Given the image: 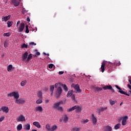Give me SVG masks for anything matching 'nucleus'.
<instances>
[{"mask_svg":"<svg viewBox=\"0 0 131 131\" xmlns=\"http://www.w3.org/2000/svg\"><path fill=\"white\" fill-rule=\"evenodd\" d=\"M8 97H14V99H15V103L16 104H24L25 103V100L19 98V93L18 92H13L10 93V94H8Z\"/></svg>","mask_w":131,"mask_h":131,"instance_id":"obj_1","label":"nucleus"},{"mask_svg":"<svg viewBox=\"0 0 131 131\" xmlns=\"http://www.w3.org/2000/svg\"><path fill=\"white\" fill-rule=\"evenodd\" d=\"M101 64L100 69H101L102 73L105 71V69H107L108 71H112V66L113 65V63L109 62L108 61H103Z\"/></svg>","mask_w":131,"mask_h":131,"instance_id":"obj_2","label":"nucleus"},{"mask_svg":"<svg viewBox=\"0 0 131 131\" xmlns=\"http://www.w3.org/2000/svg\"><path fill=\"white\" fill-rule=\"evenodd\" d=\"M65 101L61 100L57 103H55L52 105V107L53 109H56V110H58V111H60V112H62L63 111V107L61 106H60V105H63L64 104Z\"/></svg>","mask_w":131,"mask_h":131,"instance_id":"obj_3","label":"nucleus"},{"mask_svg":"<svg viewBox=\"0 0 131 131\" xmlns=\"http://www.w3.org/2000/svg\"><path fill=\"white\" fill-rule=\"evenodd\" d=\"M21 59L24 62H29V61L32 59V54H30L28 55V52H26L22 55Z\"/></svg>","mask_w":131,"mask_h":131,"instance_id":"obj_4","label":"nucleus"},{"mask_svg":"<svg viewBox=\"0 0 131 131\" xmlns=\"http://www.w3.org/2000/svg\"><path fill=\"white\" fill-rule=\"evenodd\" d=\"M115 88H116V89H118V90H119V93H120V94H121L122 95H125L126 96H128V97H129V96H131V90L128 91V94H127L126 93V92L123 91L122 89L120 88V87H119V86L116 85Z\"/></svg>","mask_w":131,"mask_h":131,"instance_id":"obj_5","label":"nucleus"},{"mask_svg":"<svg viewBox=\"0 0 131 131\" xmlns=\"http://www.w3.org/2000/svg\"><path fill=\"white\" fill-rule=\"evenodd\" d=\"M62 92V88L58 87L56 90L55 94L56 97H57V98H60V96H61Z\"/></svg>","mask_w":131,"mask_h":131,"instance_id":"obj_6","label":"nucleus"},{"mask_svg":"<svg viewBox=\"0 0 131 131\" xmlns=\"http://www.w3.org/2000/svg\"><path fill=\"white\" fill-rule=\"evenodd\" d=\"M74 91L73 90L69 91L67 94V97L68 98H70L72 96L73 100H75V96L73 95Z\"/></svg>","mask_w":131,"mask_h":131,"instance_id":"obj_7","label":"nucleus"},{"mask_svg":"<svg viewBox=\"0 0 131 131\" xmlns=\"http://www.w3.org/2000/svg\"><path fill=\"white\" fill-rule=\"evenodd\" d=\"M16 121L18 122H20L21 121H26V120L25 119V117L23 115H20L18 117H17L16 119Z\"/></svg>","mask_w":131,"mask_h":131,"instance_id":"obj_8","label":"nucleus"},{"mask_svg":"<svg viewBox=\"0 0 131 131\" xmlns=\"http://www.w3.org/2000/svg\"><path fill=\"white\" fill-rule=\"evenodd\" d=\"M128 118V117L126 116L120 118V120H121V119H122V125H126V121L127 120Z\"/></svg>","mask_w":131,"mask_h":131,"instance_id":"obj_9","label":"nucleus"},{"mask_svg":"<svg viewBox=\"0 0 131 131\" xmlns=\"http://www.w3.org/2000/svg\"><path fill=\"white\" fill-rule=\"evenodd\" d=\"M20 2L21 0H11V2L12 3L14 7H18V6L20 5Z\"/></svg>","mask_w":131,"mask_h":131,"instance_id":"obj_10","label":"nucleus"},{"mask_svg":"<svg viewBox=\"0 0 131 131\" xmlns=\"http://www.w3.org/2000/svg\"><path fill=\"white\" fill-rule=\"evenodd\" d=\"M24 28H25V24L24 23H21L18 28L19 32H22L24 30Z\"/></svg>","mask_w":131,"mask_h":131,"instance_id":"obj_11","label":"nucleus"},{"mask_svg":"<svg viewBox=\"0 0 131 131\" xmlns=\"http://www.w3.org/2000/svg\"><path fill=\"white\" fill-rule=\"evenodd\" d=\"M73 88L75 90L76 93H81V90H80V88H79V85L78 84L75 85L73 86Z\"/></svg>","mask_w":131,"mask_h":131,"instance_id":"obj_12","label":"nucleus"},{"mask_svg":"<svg viewBox=\"0 0 131 131\" xmlns=\"http://www.w3.org/2000/svg\"><path fill=\"white\" fill-rule=\"evenodd\" d=\"M92 122L93 124H96L97 123V118L95 117V115L94 114L92 115L91 118Z\"/></svg>","mask_w":131,"mask_h":131,"instance_id":"obj_13","label":"nucleus"},{"mask_svg":"<svg viewBox=\"0 0 131 131\" xmlns=\"http://www.w3.org/2000/svg\"><path fill=\"white\" fill-rule=\"evenodd\" d=\"M2 110L4 113H9V107L7 106H3L2 107Z\"/></svg>","mask_w":131,"mask_h":131,"instance_id":"obj_14","label":"nucleus"},{"mask_svg":"<svg viewBox=\"0 0 131 131\" xmlns=\"http://www.w3.org/2000/svg\"><path fill=\"white\" fill-rule=\"evenodd\" d=\"M10 18H11V15L6 16L3 17L2 18V21H8V20H10Z\"/></svg>","mask_w":131,"mask_h":131,"instance_id":"obj_15","label":"nucleus"},{"mask_svg":"<svg viewBox=\"0 0 131 131\" xmlns=\"http://www.w3.org/2000/svg\"><path fill=\"white\" fill-rule=\"evenodd\" d=\"M33 125H35L37 128H40L41 127V126L40 125V124L38 122H34L33 123Z\"/></svg>","mask_w":131,"mask_h":131,"instance_id":"obj_16","label":"nucleus"},{"mask_svg":"<svg viewBox=\"0 0 131 131\" xmlns=\"http://www.w3.org/2000/svg\"><path fill=\"white\" fill-rule=\"evenodd\" d=\"M102 89H103V90H112V86H111V85L104 86H103Z\"/></svg>","mask_w":131,"mask_h":131,"instance_id":"obj_17","label":"nucleus"},{"mask_svg":"<svg viewBox=\"0 0 131 131\" xmlns=\"http://www.w3.org/2000/svg\"><path fill=\"white\" fill-rule=\"evenodd\" d=\"M54 90H55V86H54V85L50 86V91L51 93V96H52L53 94H54Z\"/></svg>","mask_w":131,"mask_h":131,"instance_id":"obj_18","label":"nucleus"},{"mask_svg":"<svg viewBox=\"0 0 131 131\" xmlns=\"http://www.w3.org/2000/svg\"><path fill=\"white\" fill-rule=\"evenodd\" d=\"M37 96L39 99H42V92L39 91L37 94Z\"/></svg>","mask_w":131,"mask_h":131,"instance_id":"obj_19","label":"nucleus"},{"mask_svg":"<svg viewBox=\"0 0 131 131\" xmlns=\"http://www.w3.org/2000/svg\"><path fill=\"white\" fill-rule=\"evenodd\" d=\"M107 107L99 108L98 109V113H99V114H100V113H101V111L102 112H103V111H105V110H107Z\"/></svg>","mask_w":131,"mask_h":131,"instance_id":"obj_20","label":"nucleus"},{"mask_svg":"<svg viewBox=\"0 0 131 131\" xmlns=\"http://www.w3.org/2000/svg\"><path fill=\"white\" fill-rule=\"evenodd\" d=\"M77 106H76V105H75L74 106L71 107L70 109L67 110V112H71L72 111H74V110H75V109H76Z\"/></svg>","mask_w":131,"mask_h":131,"instance_id":"obj_21","label":"nucleus"},{"mask_svg":"<svg viewBox=\"0 0 131 131\" xmlns=\"http://www.w3.org/2000/svg\"><path fill=\"white\" fill-rule=\"evenodd\" d=\"M76 107H77V108H76V113H79V112H81V110H82L81 107L78 106L77 105H76Z\"/></svg>","mask_w":131,"mask_h":131,"instance_id":"obj_22","label":"nucleus"},{"mask_svg":"<svg viewBox=\"0 0 131 131\" xmlns=\"http://www.w3.org/2000/svg\"><path fill=\"white\" fill-rule=\"evenodd\" d=\"M34 52L36 53L33 55V57H38V56L40 55V53H39V52H38L37 49L35 50Z\"/></svg>","mask_w":131,"mask_h":131,"instance_id":"obj_23","label":"nucleus"},{"mask_svg":"<svg viewBox=\"0 0 131 131\" xmlns=\"http://www.w3.org/2000/svg\"><path fill=\"white\" fill-rule=\"evenodd\" d=\"M35 111H39V112H42V107L41 106H37L36 107Z\"/></svg>","mask_w":131,"mask_h":131,"instance_id":"obj_24","label":"nucleus"},{"mask_svg":"<svg viewBox=\"0 0 131 131\" xmlns=\"http://www.w3.org/2000/svg\"><path fill=\"white\" fill-rule=\"evenodd\" d=\"M105 131H112V127L110 126H106L105 127Z\"/></svg>","mask_w":131,"mask_h":131,"instance_id":"obj_25","label":"nucleus"},{"mask_svg":"<svg viewBox=\"0 0 131 131\" xmlns=\"http://www.w3.org/2000/svg\"><path fill=\"white\" fill-rule=\"evenodd\" d=\"M62 86L65 92H68V87H67V85H66V84H63L62 85Z\"/></svg>","mask_w":131,"mask_h":131,"instance_id":"obj_26","label":"nucleus"},{"mask_svg":"<svg viewBox=\"0 0 131 131\" xmlns=\"http://www.w3.org/2000/svg\"><path fill=\"white\" fill-rule=\"evenodd\" d=\"M24 129H28V130H29V129H30V124H27L26 125H25L24 126Z\"/></svg>","mask_w":131,"mask_h":131,"instance_id":"obj_27","label":"nucleus"},{"mask_svg":"<svg viewBox=\"0 0 131 131\" xmlns=\"http://www.w3.org/2000/svg\"><path fill=\"white\" fill-rule=\"evenodd\" d=\"M36 104H41L42 103V98H39L36 101Z\"/></svg>","mask_w":131,"mask_h":131,"instance_id":"obj_28","label":"nucleus"},{"mask_svg":"<svg viewBox=\"0 0 131 131\" xmlns=\"http://www.w3.org/2000/svg\"><path fill=\"white\" fill-rule=\"evenodd\" d=\"M13 69V66L12 64H10L7 67V71H11Z\"/></svg>","mask_w":131,"mask_h":131,"instance_id":"obj_29","label":"nucleus"},{"mask_svg":"<svg viewBox=\"0 0 131 131\" xmlns=\"http://www.w3.org/2000/svg\"><path fill=\"white\" fill-rule=\"evenodd\" d=\"M121 124L120 123H118L115 126V129H118L120 128Z\"/></svg>","mask_w":131,"mask_h":131,"instance_id":"obj_30","label":"nucleus"},{"mask_svg":"<svg viewBox=\"0 0 131 131\" xmlns=\"http://www.w3.org/2000/svg\"><path fill=\"white\" fill-rule=\"evenodd\" d=\"M46 128H47V130L48 131H51V126L49 124H47L46 126Z\"/></svg>","mask_w":131,"mask_h":131,"instance_id":"obj_31","label":"nucleus"},{"mask_svg":"<svg viewBox=\"0 0 131 131\" xmlns=\"http://www.w3.org/2000/svg\"><path fill=\"white\" fill-rule=\"evenodd\" d=\"M7 26H8V27H11V26H12V25H13V21H8V22H7Z\"/></svg>","mask_w":131,"mask_h":131,"instance_id":"obj_32","label":"nucleus"},{"mask_svg":"<svg viewBox=\"0 0 131 131\" xmlns=\"http://www.w3.org/2000/svg\"><path fill=\"white\" fill-rule=\"evenodd\" d=\"M17 130H21V129H22V124H19L17 126Z\"/></svg>","mask_w":131,"mask_h":131,"instance_id":"obj_33","label":"nucleus"},{"mask_svg":"<svg viewBox=\"0 0 131 131\" xmlns=\"http://www.w3.org/2000/svg\"><path fill=\"white\" fill-rule=\"evenodd\" d=\"M57 126L56 125H54L51 128V131H55V130H56V129H57Z\"/></svg>","mask_w":131,"mask_h":131,"instance_id":"obj_34","label":"nucleus"},{"mask_svg":"<svg viewBox=\"0 0 131 131\" xmlns=\"http://www.w3.org/2000/svg\"><path fill=\"white\" fill-rule=\"evenodd\" d=\"M102 90H103V88H101L99 87H97L95 88V91H96L97 92H101Z\"/></svg>","mask_w":131,"mask_h":131,"instance_id":"obj_35","label":"nucleus"},{"mask_svg":"<svg viewBox=\"0 0 131 131\" xmlns=\"http://www.w3.org/2000/svg\"><path fill=\"white\" fill-rule=\"evenodd\" d=\"M28 48V45H26V44H25V43L23 44V45L21 46V48H22V49H24V48L27 49Z\"/></svg>","mask_w":131,"mask_h":131,"instance_id":"obj_36","label":"nucleus"},{"mask_svg":"<svg viewBox=\"0 0 131 131\" xmlns=\"http://www.w3.org/2000/svg\"><path fill=\"white\" fill-rule=\"evenodd\" d=\"M26 85V81H22L20 83V85L24 86Z\"/></svg>","mask_w":131,"mask_h":131,"instance_id":"obj_37","label":"nucleus"},{"mask_svg":"<svg viewBox=\"0 0 131 131\" xmlns=\"http://www.w3.org/2000/svg\"><path fill=\"white\" fill-rule=\"evenodd\" d=\"M73 131H80V128H77L76 127H75L73 128Z\"/></svg>","mask_w":131,"mask_h":131,"instance_id":"obj_38","label":"nucleus"},{"mask_svg":"<svg viewBox=\"0 0 131 131\" xmlns=\"http://www.w3.org/2000/svg\"><path fill=\"white\" fill-rule=\"evenodd\" d=\"M26 33H29V29H28V25L26 26Z\"/></svg>","mask_w":131,"mask_h":131,"instance_id":"obj_39","label":"nucleus"},{"mask_svg":"<svg viewBox=\"0 0 131 131\" xmlns=\"http://www.w3.org/2000/svg\"><path fill=\"white\" fill-rule=\"evenodd\" d=\"M116 102V101H114L112 100H110V103L111 105H112V106L114 105V104H115Z\"/></svg>","mask_w":131,"mask_h":131,"instance_id":"obj_40","label":"nucleus"},{"mask_svg":"<svg viewBox=\"0 0 131 131\" xmlns=\"http://www.w3.org/2000/svg\"><path fill=\"white\" fill-rule=\"evenodd\" d=\"M63 121H64V122H67V121H68V117L67 115L64 116Z\"/></svg>","mask_w":131,"mask_h":131,"instance_id":"obj_41","label":"nucleus"},{"mask_svg":"<svg viewBox=\"0 0 131 131\" xmlns=\"http://www.w3.org/2000/svg\"><path fill=\"white\" fill-rule=\"evenodd\" d=\"M121 63H120V61H119V62H114V65H115V66H119L120 65H121Z\"/></svg>","mask_w":131,"mask_h":131,"instance_id":"obj_42","label":"nucleus"},{"mask_svg":"<svg viewBox=\"0 0 131 131\" xmlns=\"http://www.w3.org/2000/svg\"><path fill=\"white\" fill-rule=\"evenodd\" d=\"M4 46L5 47V48H8V46H9V44L8 43V42L7 41H5L4 42Z\"/></svg>","mask_w":131,"mask_h":131,"instance_id":"obj_43","label":"nucleus"},{"mask_svg":"<svg viewBox=\"0 0 131 131\" xmlns=\"http://www.w3.org/2000/svg\"><path fill=\"white\" fill-rule=\"evenodd\" d=\"M88 122H89L88 119L84 120H83V121H82V123H83L84 124H85V123H88Z\"/></svg>","mask_w":131,"mask_h":131,"instance_id":"obj_44","label":"nucleus"},{"mask_svg":"<svg viewBox=\"0 0 131 131\" xmlns=\"http://www.w3.org/2000/svg\"><path fill=\"white\" fill-rule=\"evenodd\" d=\"M4 36H10L11 35V33H6L4 34Z\"/></svg>","mask_w":131,"mask_h":131,"instance_id":"obj_45","label":"nucleus"},{"mask_svg":"<svg viewBox=\"0 0 131 131\" xmlns=\"http://www.w3.org/2000/svg\"><path fill=\"white\" fill-rule=\"evenodd\" d=\"M30 46H36V43H34V42H31L30 43H29Z\"/></svg>","mask_w":131,"mask_h":131,"instance_id":"obj_46","label":"nucleus"},{"mask_svg":"<svg viewBox=\"0 0 131 131\" xmlns=\"http://www.w3.org/2000/svg\"><path fill=\"white\" fill-rule=\"evenodd\" d=\"M25 13H27V11L26 10V9H25V8H23V13L25 14Z\"/></svg>","mask_w":131,"mask_h":131,"instance_id":"obj_47","label":"nucleus"},{"mask_svg":"<svg viewBox=\"0 0 131 131\" xmlns=\"http://www.w3.org/2000/svg\"><path fill=\"white\" fill-rule=\"evenodd\" d=\"M54 66V64H50L49 65V68H50V69H52L53 68V67Z\"/></svg>","mask_w":131,"mask_h":131,"instance_id":"obj_48","label":"nucleus"},{"mask_svg":"<svg viewBox=\"0 0 131 131\" xmlns=\"http://www.w3.org/2000/svg\"><path fill=\"white\" fill-rule=\"evenodd\" d=\"M58 74H59V75H62V74H64V72L60 71L59 72Z\"/></svg>","mask_w":131,"mask_h":131,"instance_id":"obj_49","label":"nucleus"},{"mask_svg":"<svg viewBox=\"0 0 131 131\" xmlns=\"http://www.w3.org/2000/svg\"><path fill=\"white\" fill-rule=\"evenodd\" d=\"M4 119H5V117L4 116L1 118H0V122H2V121H3V120H4Z\"/></svg>","mask_w":131,"mask_h":131,"instance_id":"obj_50","label":"nucleus"},{"mask_svg":"<svg viewBox=\"0 0 131 131\" xmlns=\"http://www.w3.org/2000/svg\"><path fill=\"white\" fill-rule=\"evenodd\" d=\"M27 21H28V22H30V18H29V17H27Z\"/></svg>","mask_w":131,"mask_h":131,"instance_id":"obj_51","label":"nucleus"},{"mask_svg":"<svg viewBox=\"0 0 131 131\" xmlns=\"http://www.w3.org/2000/svg\"><path fill=\"white\" fill-rule=\"evenodd\" d=\"M20 20L18 21L17 23V24H16V26L18 27V25H19V24H20Z\"/></svg>","mask_w":131,"mask_h":131,"instance_id":"obj_52","label":"nucleus"},{"mask_svg":"<svg viewBox=\"0 0 131 131\" xmlns=\"http://www.w3.org/2000/svg\"><path fill=\"white\" fill-rule=\"evenodd\" d=\"M127 86L130 90V91H131V85L130 84H128Z\"/></svg>","mask_w":131,"mask_h":131,"instance_id":"obj_53","label":"nucleus"},{"mask_svg":"<svg viewBox=\"0 0 131 131\" xmlns=\"http://www.w3.org/2000/svg\"><path fill=\"white\" fill-rule=\"evenodd\" d=\"M111 91H112V93H115V91H114V89L112 87V89H111Z\"/></svg>","mask_w":131,"mask_h":131,"instance_id":"obj_54","label":"nucleus"},{"mask_svg":"<svg viewBox=\"0 0 131 131\" xmlns=\"http://www.w3.org/2000/svg\"><path fill=\"white\" fill-rule=\"evenodd\" d=\"M58 85H59V84L58 83H55V87L56 88H57V86H58Z\"/></svg>","mask_w":131,"mask_h":131,"instance_id":"obj_55","label":"nucleus"},{"mask_svg":"<svg viewBox=\"0 0 131 131\" xmlns=\"http://www.w3.org/2000/svg\"><path fill=\"white\" fill-rule=\"evenodd\" d=\"M45 56H50V54L44 53Z\"/></svg>","mask_w":131,"mask_h":131,"instance_id":"obj_56","label":"nucleus"},{"mask_svg":"<svg viewBox=\"0 0 131 131\" xmlns=\"http://www.w3.org/2000/svg\"><path fill=\"white\" fill-rule=\"evenodd\" d=\"M128 81H129V82L130 83V84H131V80H130V79H129V80H128Z\"/></svg>","mask_w":131,"mask_h":131,"instance_id":"obj_57","label":"nucleus"},{"mask_svg":"<svg viewBox=\"0 0 131 131\" xmlns=\"http://www.w3.org/2000/svg\"><path fill=\"white\" fill-rule=\"evenodd\" d=\"M46 103H49V100H46Z\"/></svg>","mask_w":131,"mask_h":131,"instance_id":"obj_58","label":"nucleus"},{"mask_svg":"<svg viewBox=\"0 0 131 131\" xmlns=\"http://www.w3.org/2000/svg\"><path fill=\"white\" fill-rule=\"evenodd\" d=\"M31 131H37L36 129H32Z\"/></svg>","mask_w":131,"mask_h":131,"instance_id":"obj_59","label":"nucleus"},{"mask_svg":"<svg viewBox=\"0 0 131 131\" xmlns=\"http://www.w3.org/2000/svg\"><path fill=\"white\" fill-rule=\"evenodd\" d=\"M122 104H123V103L121 102V103L120 104V106H121V105H122Z\"/></svg>","mask_w":131,"mask_h":131,"instance_id":"obj_60","label":"nucleus"},{"mask_svg":"<svg viewBox=\"0 0 131 131\" xmlns=\"http://www.w3.org/2000/svg\"><path fill=\"white\" fill-rule=\"evenodd\" d=\"M61 120H60V122H61Z\"/></svg>","mask_w":131,"mask_h":131,"instance_id":"obj_61","label":"nucleus"}]
</instances>
